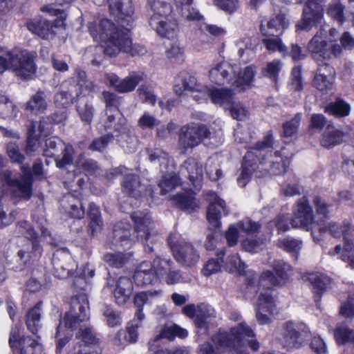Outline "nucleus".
Wrapping results in <instances>:
<instances>
[{"label":"nucleus","mask_w":354,"mask_h":354,"mask_svg":"<svg viewBox=\"0 0 354 354\" xmlns=\"http://www.w3.org/2000/svg\"><path fill=\"white\" fill-rule=\"evenodd\" d=\"M343 136L344 133L342 131L328 125L321 140V144L326 148L333 147L342 142Z\"/></svg>","instance_id":"obj_41"},{"label":"nucleus","mask_w":354,"mask_h":354,"mask_svg":"<svg viewBox=\"0 0 354 354\" xmlns=\"http://www.w3.org/2000/svg\"><path fill=\"white\" fill-rule=\"evenodd\" d=\"M216 311L211 306L201 304L197 306V317L194 321L196 327L201 330L202 334H205L208 330L207 321L215 318Z\"/></svg>","instance_id":"obj_28"},{"label":"nucleus","mask_w":354,"mask_h":354,"mask_svg":"<svg viewBox=\"0 0 354 354\" xmlns=\"http://www.w3.org/2000/svg\"><path fill=\"white\" fill-rule=\"evenodd\" d=\"M260 31L266 37L262 39V43L269 51H278L283 55L286 53V46L282 43L278 34L274 32H267L262 24L260 26Z\"/></svg>","instance_id":"obj_32"},{"label":"nucleus","mask_w":354,"mask_h":354,"mask_svg":"<svg viewBox=\"0 0 354 354\" xmlns=\"http://www.w3.org/2000/svg\"><path fill=\"white\" fill-rule=\"evenodd\" d=\"M329 232L334 237L344 236V245L342 260L348 262L351 268L354 269V239L351 237L354 236V225L349 222L344 223L343 225L337 224H330Z\"/></svg>","instance_id":"obj_10"},{"label":"nucleus","mask_w":354,"mask_h":354,"mask_svg":"<svg viewBox=\"0 0 354 354\" xmlns=\"http://www.w3.org/2000/svg\"><path fill=\"white\" fill-rule=\"evenodd\" d=\"M28 29L43 39H48L55 34L56 28L52 22L46 19L33 20L27 23Z\"/></svg>","instance_id":"obj_31"},{"label":"nucleus","mask_w":354,"mask_h":354,"mask_svg":"<svg viewBox=\"0 0 354 354\" xmlns=\"http://www.w3.org/2000/svg\"><path fill=\"white\" fill-rule=\"evenodd\" d=\"M234 93L228 88H209V98L212 103L219 105H230L233 101Z\"/></svg>","instance_id":"obj_36"},{"label":"nucleus","mask_w":354,"mask_h":354,"mask_svg":"<svg viewBox=\"0 0 354 354\" xmlns=\"http://www.w3.org/2000/svg\"><path fill=\"white\" fill-rule=\"evenodd\" d=\"M23 174L21 179H17L12 177L10 171L2 170L0 171V178L10 187L17 188L23 198L29 199L32 195V174L28 168H24Z\"/></svg>","instance_id":"obj_13"},{"label":"nucleus","mask_w":354,"mask_h":354,"mask_svg":"<svg viewBox=\"0 0 354 354\" xmlns=\"http://www.w3.org/2000/svg\"><path fill=\"white\" fill-rule=\"evenodd\" d=\"M87 80L86 72L77 67L75 70L73 77L66 81L65 83L75 90L76 96H79L84 84Z\"/></svg>","instance_id":"obj_45"},{"label":"nucleus","mask_w":354,"mask_h":354,"mask_svg":"<svg viewBox=\"0 0 354 354\" xmlns=\"http://www.w3.org/2000/svg\"><path fill=\"white\" fill-rule=\"evenodd\" d=\"M272 266L276 275L281 281L287 280L292 274L290 266L282 260H274Z\"/></svg>","instance_id":"obj_59"},{"label":"nucleus","mask_w":354,"mask_h":354,"mask_svg":"<svg viewBox=\"0 0 354 354\" xmlns=\"http://www.w3.org/2000/svg\"><path fill=\"white\" fill-rule=\"evenodd\" d=\"M225 249L223 248L216 253L217 258L212 259L207 261L203 269V274L209 276L213 273L218 272L221 268V263L223 262V257L225 254Z\"/></svg>","instance_id":"obj_57"},{"label":"nucleus","mask_w":354,"mask_h":354,"mask_svg":"<svg viewBox=\"0 0 354 354\" xmlns=\"http://www.w3.org/2000/svg\"><path fill=\"white\" fill-rule=\"evenodd\" d=\"M77 329H79V331L76 335V337L83 342L85 344L84 346H87L86 345L98 343L99 339L91 327L85 326L83 328L81 324Z\"/></svg>","instance_id":"obj_56"},{"label":"nucleus","mask_w":354,"mask_h":354,"mask_svg":"<svg viewBox=\"0 0 354 354\" xmlns=\"http://www.w3.org/2000/svg\"><path fill=\"white\" fill-rule=\"evenodd\" d=\"M187 335V331L176 324L171 326H165L160 331V333L158 335L153 339V343L149 342V349L152 350L153 344L158 342L161 338H166L169 340L174 339L175 336H178L180 338H185Z\"/></svg>","instance_id":"obj_38"},{"label":"nucleus","mask_w":354,"mask_h":354,"mask_svg":"<svg viewBox=\"0 0 354 354\" xmlns=\"http://www.w3.org/2000/svg\"><path fill=\"white\" fill-rule=\"evenodd\" d=\"M326 32L325 26H321L307 46L311 57L317 62L329 59L330 53L328 42L325 39Z\"/></svg>","instance_id":"obj_15"},{"label":"nucleus","mask_w":354,"mask_h":354,"mask_svg":"<svg viewBox=\"0 0 354 354\" xmlns=\"http://www.w3.org/2000/svg\"><path fill=\"white\" fill-rule=\"evenodd\" d=\"M131 257L130 253H107L104 256V260L109 266L118 268L123 267Z\"/></svg>","instance_id":"obj_46"},{"label":"nucleus","mask_w":354,"mask_h":354,"mask_svg":"<svg viewBox=\"0 0 354 354\" xmlns=\"http://www.w3.org/2000/svg\"><path fill=\"white\" fill-rule=\"evenodd\" d=\"M20 354H41V345L30 337H24L19 340Z\"/></svg>","instance_id":"obj_44"},{"label":"nucleus","mask_w":354,"mask_h":354,"mask_svg":"<svg viewBox=\"0 0 354 354\" xmlns=\"http://www.w3.org/2000/svg\"><path fill=\"white\" fill-rule=\"evenodd\" d=\"M288 25V21L286 20V15L279 13L268 22V30H266L267 32H274V34H281Z\"/></svg>","instance_id":"obj_54"},{"label":"nucleus","mask_w":354,"mask_h":354,"mask_svg":"<svg viewBox=\"0 0 354 354\" xmlns=\"http://www.w3.org/2000/svg\"><path fill=\"white\" fill-rule=\"evenodd\" d=\"M42 302L39 301L34 307L30 309L26 314V326L30 332L37 334L41 328V313L42 310Z\"/></svg>","instance_id":"obj_35"},{"label":"nucleus","mask_w":354,"mask_h":354,"mask_svg":"<svg viewBox=\"0 0 354 354\" xmlns=\"http://www.w3.org/2000/svg\"><path fill=\"white\" fill-rule=\"evenodd\" d=\"M307 280L312 285L313 291L315 295V301L318 306L322 294L326 290L328 286L330 283V279L324 274L313 272L308 274Z\"/></svg>","instance_id":"obj_26"},{"label":"nucleus","mask_w":354,"mask_h":354,"mask_svg":"<svg viewBox=\"0 0 354 354\" xmlns=\"http://www.w3.org/2000/svg\"><path fill=\"white\" fill-rule=\"evenodd\" d=\"M268 163L270 166L268 170L270 174L279 175L286 171V167L290 164V160L287 157L283 158L281 152L277 151L274 155H270Z\"/></svg>","instance_id":"obj_40"},{"label":"nucleus","mask_w":354,"mask_h":354,"mask_svg":"<svg viewBox=\"0 0 354 354\" xmlns=\"http://www.w3.org/2000/svg\"><path fill=\"white\" fill-rule=\"evenodd\" d=\"M133 279L138 286L153 284L159 280L151 262L143 261L136 268Z\"/></svg>","instance_id":"obj_22"},{"label":"nucleus","mask_w":354,"mask_h":354,"mask_svg":"<svg viewBox=\"0 0 354 354\" xmlns=\"http://www.w3.org/2000/svg\"><path fill=\"white\" fill-rule=\"evenodd\" d=\"M210 131L204 124H192L181 128L178 136V146L181 153L192 151L205 138H209Z\"/></svg>","instance_id":"obj_8"},{"label":"nucleus","mask_w":354,"mask_h":354,"mask_svg":"<svg viewBox=\"0 0 354 354\" xmlns=\"http://www.w3.org/2000/svg\"><path fill=\"white\" fill-rule=\"evenodd\" d=\"M168 243L174 258L183 266L192 267L198 262L200 259L198 252L192 243L185 241L174 243L171 237L168 239Z\"/></svg>","instance_id":"obj_11"},{"label":"nucleus","mask_w":354,"mask_h":354,"mask_svg":"<svg viewBox=\"0 0 354 354\" xmlns=\"http://www.w3.org/2000/svg\"><path fill=\"white\" fill-rule=\"evenodd\" d=\"M162 290H148L137 293L133 298V303L136 308H142L144 305L152 302L153 299L160 297Z\"/></svg>","instance_id":"obj_47"},{"label":"nucleus","mask_w":354,"mask_h":354,"mask_svg":"<svg viewBox=\"0 0 354 354\" xmlns=\"http://www.w3.org/2000/svg\"><path fill=\"white\" fill-rule=\"evenodd\" d=\"M33 55L26 50L14 49L0 56V73L11 71L23 80L30 79L36 72Z\"/></svg>","instance_id":"obj_2"},{"label":"nucleus","mask_w":354,"mask_h":354,"mask_svg":"<svg viewBox=\"0 0 354 354\" xmlns=\"http://www.w3.org/2000/svg\"><path fill=\"white\" fill-rule=\"evenodd\" d=\"M66 201L70 203V209L68 214L73 218L80 219L84 216V209L82 203L75 199L73 195H68L66 197Z\"/></svg>","instance_id":"obj_61"},{"label":"nucleus","mask_w":354,"mask_h":354,"mask_svg":"<svg viewBox=\"0 0 354 354\" xmlns=\"http://www.w3.org/2000/svg\"><path fill=\"white\" fill-rule=\"evenodd\" d=\"M302 17L297 22L298 30L309 31L319 23L324 17L325 0H304Z\"/></svg>","instance_id":"obj_9"},{"label":"nucleus","mask_w":354,"mask_h":354,"mask_svg":"<svg viewBox=\"0 0 354 354\" xmlns=\"http://www.w3.org/2000/svg\"><path fill=\"white\" fill-rule=\"evenodd\" d=\"M171 199L180 209L185 211L191 212L196 207L194 194L190 191L178 193L173 196Z\"/></svg>","instance_id":"obj_39"},{"label":"nucleus","mask_w":354,"mask_h":354,"mask_svg":"<svg viewBox=\"0 0 354 354\" xmlns=\"http://www.w3.org/2000/svg\"><path fill=\"white\" fill-rule=\"evenodd\" d=\"M232 331L234 337L238 338L239 347L248 344L254 351L259 349V343L256 339L254 332L245 322L233 327Z\"/></svg>","instance_id":"obj_18"},{"label":"nucleus","mask_w":354,"mask_h":354,"mask_svg":"<svg viewBox=\"0 0 354 354\" xmlns=\"http://www.w3.org/2000/svg\"><path fill=\"white\" fill-rule=\"evenodd\" d=\"M180 184V180L178 176L175 174H169L162 177L158 185L162 194H166Z\"/></svg>","instance_id":"obj_64"},{"label":"nucleus","mask_w":354,"mask_h":354,"mask_svg":"<svg viewBox=\"0 0 354 354\" xmlns=\"http://www.w3.org/2000/svg\"><path fill=\"white\" fill-rule=\"evenodd\" d=\"M209 206L207 211V218L210 225L209 228L216 229L221 225L220 218L228 214V210L223 200L220 198L214 192L206 193Z\"/></svg>","instance_id":"obj_14"},{"label":"nucleus","mask_w":354,"mask_h":354,"mask_svg":"<svg viewBox=\"0 0 354 354\" xmlns=\"http://www.w3.org/2000/svg\"><path fill=\"white\" fill-rule=\"evenodd\" d=\"M88 215L91 220L89 227L91 234H94L101 229L103 223L99 207L95 204L91 203L89 205Z\"/></svg>","instance_id":"obj_48"},{"label":"nucleus","mask_w":354,"mask_h":354,"mask_svg":"<svg viewBox=\"0 0 354 354\" xmlns=\"http://www.w3.org/2000/svg\"><path fill=\"white\" fill-rule=\"evenodd\" d=\"M18 109L15 104L6 96L0 95V117L14 118L17 116Z\"/></svg>","instance_id":"obj_49"},{"label":"nucleus","mask_w":354,"mask_h":354,"mask_svg":"<svg viewBox=\"0 0 354 354\" xmlns=\"http://www.w3.org/2000/svg\"><path fill=\"white\" fill-rule=\"evenodd\" d=\"M107 119L104 122L105 129H114L116 131H120L124 124V119L120 117L119 109H114L111 111L105 110Z\"/></svg>","instance_id":"obj_43"},{"label":"nucleus","mask_w":354,"mask_h":354,"mask_svg":"<svg viewBox=\"0 0 354 354\" xmlns=\"http://www.w3.org/2000/svg\"><path fill=\"white\" fill-rule=\"evenodd\" d=\"M254 155L252 151H248L243 158L241 166V171L237 178V183L241 187H244L249 182L252 174L258 167L257 162L254 159Z\"/></svg>","instance_id":"obj_29"},{"label":"nucleus","mask_w":354,"mask_h":354,"mask_svg":"<svg viewBox=\"0 0 354 354\" xmlns=\"http://www.w3.org/2000/svg\"><path fill=\"white\" fill-rule=\"evenodd\" d=\"M281 344L287 350L301 348L310 337L308 327L303 322L288 321L282 326Z\"/></svg>","instance_id":"obj_7"},{"label":"nucleus","mask_w":354,"mask_h":354,"mask_svg":"<svg viewBox=\"0 0 354 354\" xmlns=\"http://www.w3.org/2000/svg\"><path fill=\"white\" fill-rule=\"evenodd\" d=\"M325 111L333 115L344 117L349 114L350 106L344 100L337 99L326 106Z\"/></svg>","instance_id":"obj_51"},{"label":"nucleus","mask_w":354,"mask_h":354,"mask_svg":"<svg viewBox=\"0 0 354 354\" xmlns=\"http://www.w3.org/2000/svg\"><path fill=\"white\" fill-rule=\"evenodd\" d=\"M71 260L68 251L66 249L57 250L53 256L52 263L55 276L59 279H65L69 276L68 261Z\"/></svg>","instance_id":"obj_20"},{"label":"nucleus","mask_w":354,"mask_h":354,"mask_svg":"<svg viewBox=\"0 0 354 354\" xmlns=\"http://www.w3.org/2000/svg\"><path fill=\"white\" fill-rule=\"evenodd\" d=\"M88 319L89 307L88 298L84 292H80L72 297L70 310L66 313L61 322L64 324V328L75 330L82 323Z\"/></svg>","instance_id":"obj_6"},{"label":"nucleus","mask_w":354,"mask_h":354,"mask_svg":"<svg viewBox=\"0 0 354 354\" xmlns=\"http://www.w3.org/2000/svg\"><path fill=\"white\" fill-rule=\"evenodd\" d=\"M294 217L291 219L293 227H301L311 230V234L315 241L321 240V234L324 232L315 223V216L309 201L306 196L299 198L293 209Z\"/></svg>","instance_id":"obj_4"},{"label":"nucleus","mask_w":354,"mask_h":354,"mask_svg":"<svg viewBox=\"0 0 354 354\" xmlns=\"http://www.w3.org/2000/svg\"><path fill=\"white\" fill-rule=\"evenodd\" d=\"M257 68L254 65H250L244 68L241 71L239 66V71L232 80V86L239 91H245L252 86Z\"/></svg>","instance_id":"obj_24"},{"label":"nucleus","mask_w":354,"mask_h":354,"mask_svg":"<svg viewBox=\"0 0 354 354\" xmlns=\"http://www.w3.org/2000/svg\"><path fill=\"white\" fill-rule=\"evenodd\" d=\"M335 337L338 344L354 343V330L344 325L338 326L335 331Z\"/></svg>","instance_id":"obj_58"},{"label":"nucleus","mask_w":354,"mask_h":354,"mask_svg":"<svg viewBox=\"0 0 354 354\" xmlns=\"http://www.w3.org/2000/svg\"><path fill=\"white\" fill-rule=\"evenodd\" d=\"M145 78L146 75L142 72H134L122 80L115 73H106L104 75L106 84L120 93L133 91L137 85Z\"/></svg>","instance_id":"obj_12"},{"label":"nucleus","mask_w":354,"mask_h":354,"mask_svg":"<svg viewBox=\"0 0 354 354\" xmlns=\"http://www.w3.org/2000/svg\"><path fill=\"white\" fill-rule=\"evenodd\" d=\"M47 108L46 95L41 89H39L33 94L24 104V110L34 115L44 113L47 110Z\"/></svg>","instance_id":"obj_25"},{"label":"nucleus","mask_w":354,"mask_h":354,"mask_svg":"<svg viewBox=\"0 0 354 354\" xmlns=\"http://www.w3.org/2000/svg\"><path fill=\"white\" fill-rule=\"evenodd\" d=\"M239 71V65H232L227 62H222L212 68L209 72L210 80L219 85L230 84Z\"/></svg>","instance_id":"obj_16"},{"label":"nucleus","mask_w":354,"mask_h":354,"mask_svg":"<svg viewBox=\"0 0 354 354\" xmlns=\"http://www.w3.org/2000/svg\"><path fill=\"white\" fill-rule=\"evenodd\" d=\"M171 264L172 261L170 259H162L159 257L153 259L151 265L158 280L166 276L171 269Z\"/></svg>","instance_id":"obj_53"},{"label":"nucleus","mask_w":354,"mask_h":354,"mask_svg":"<svg viewBox=\"0 0 354 354\" xmlns=\"http://www.w3.org/2000/svg\"><path fill=\"white\" fill-rule=\"evenodd\" d=\"M224 268L230 273L244 274L245 264L241 261L239 254L236 253L227 257Z\"/></svg>","instance_id":"obj_42"},{"label":"nucleus","mask_w":354,"mask_h":354,"mask_svg":"<svg viewBox=\"0 0 354 354\" xmlns=\"http://www.w3.org/2000/svg\"><path fill=\"white\" fill-rule=\"evenodd\" d=\"M135 237H131V228L129 224L119 223L116 224L113 230L112 245L129 248L134 241Z\"/></svg>","instance_id":"obj_23"},{"label":"nucleus","mask_w":354,"mask_h":354,"mask_svg":"<svg viewBox=\"0 0 354 354\" xmlns=\"http://www.w3.org/2000/svg\"><path fill=\"white\" fill-rule=\"evenodd\" d=\"M148 5L154 11L149 21L150 26L156 30L160 36L168 39L173 38L177 24L169 17L171 12V5L163 0H149Z\"/></svg>","instance_id":"obj_3"},{"label":"nucleus","mask_w":354,"mask_h":354,"mask_svg":"<svg viewBox=\"0 0 354 354\" xmlns=\"http://www.w3.org/2000/svg\"><path fill=\"white\" fill-rule=\"evenodd\" d=\"M75 90L64 82L62 89L57 92L54 96V103L57 107L67 108L77 97Z\"/></svg>","instance_id":"obj_34"},{"label":"nucleus","mask_w":354,"mask_h":354,"mask_svg":"<svg viewBox=\"0 0 354 354\" xmlns=\"http://www.w3.org/2000/svg\"><path fill=\"white\" fill-rule=\"evenodd\" d=\"M335 79L334 68L328 64L320 65L313 80V86L321 91H327L332 88Z\"/></svg>","instance_id":"obj_19"},{"label":"nucleus","mask_w":354,"mask_h":354,"mask_svg":"<svg viewBox=\"0 0 354 354\" xmlns=\"http://www.w3.org/2000/svg\"><path fill=\"white\" fill-rule=\"evenodd\" d=\"M77 111L82 122L86 124L91 122L95 109L90 102H80L77 105Z\"/></svg>","instance_id":"obj_60"},{"label":"nucleus","mask_w":354,"mask_h":354,"mask_svg":"<svg viewBox=\"0 0 354 354\" xmlns=\"http://www.w3.org/2000/svg\"><path fill=\"white\" fill-rule=\"evenodd\" d=\"M344 8L339 0H333L328 4L326 12L333 20L342 24L345 21Z\"/></svg>","instance_id":"obj_50"},{"label":"nucleus","mask_w":354,"mask_h":354,"mask_svg":"<svg viewBox=\"0 0 354 354\" xmlns=\"http://www.w3.org/2000/svg\"><path fill=\"white\" fill-rule=\"evenodd\" d=\"M131 217L135 225L134 232L136 234L135 239L142 243L147 252H153V245L158 243V236L156 233L154 223L151 216L148 214L135 212Z\"/></svg>","instance_id":"obj_5"},{"label":"nucleus","mask_w":354,"mask_h":354,"mask_svg":"<svg viewBox=\"0 0 354 354\" xmlns=\"http://www.w3.org/2000/svg\"><path fill=\"white\" fill-rule=\"evenodd\" d=\"M140 326L136 324L127 326L125 330H120L115 338V344L124 346L129 343H135L138 339V328Z\"/></svg>","instance_id":"obj_37"},{"label":"nucleus","mask_w":354,"mask_h":354,"mask_svg":"<svg viewBox=\"0 0 354 354\" xmlns=\"http://www.w3.org/2000/svg\"><path fill=\"white\" fill-rule=\"evenodd\" d=\"M122 187L125 194L133 197L140 196L145 189L139 176L133 174H128L124 176Z\"/></svg>","instance_id":"obj_33"},{"label":"nucleus","mask_w":354,"mask_h":354,"mask_svg":"<svg viewBox=\"0 0 354 354\" xmlns=\"http://www.w3.org/2000/svg\"><path fill=\"white\" fill-rule=\"evenodd\" d=\"M106 324L110 327L120 326L122 323V313L111 306H106L103 310Z\"/></svg>","instance_id":"obj_52"},{"label":"nucleus","mask_w":354,"mask_h":354,"mask_svg":"<svg viewBox=\"0 0 354 354\" xmlns=\"http://www.w3.org/2000/svg\"><path fill=\"white\" fill-rule=\"evenodd\" d=\"M275 308L272 295L268 292H261L258 299L256 307V318L260 324H266L270 322V317L266 314H273Z\"/></svg>","instance_id":"obj_17"},{"label":"nucleus","mask_w":354,"mask_h":354,"mask_svg":"<svg viewBox=\"0 0 354 354\" xmlns=\"http://www.w3.org/2000/svg\"><path fill=\"white\" fill-rule=\"evenodd\" d=\"M133 292V283L130 278L121 277L116 281L113 291L114 297L118 305H124L129 299Z\"/></svg>","instance_id":"obj_27"},{"label":"nucleus","mask_w":354,"mask_h":354,"mask_svg":"<svg viewBox=\"0 0 354 354\" xmlns=\"http://www.w3.org/2000/svg\"><path fill=\"white\" fill-rule=\"evenodd\" d=\"M181 171L183 174L186 172L193 185L196 188L200 189L203 178V167L201 164L194 158H189L185 161Z\"/></svg>","instance_id":"obj_30"},{"label":"nucleus","mask_w":354,"mask_h":354,"mask_svg":"<svg viewBox=\"0 0 354 354\" xmlns=\"http://www.w3.org/2000/svg\"><path fill=\"white\" fill-rule=\"evenodd\" d=\"M279 284L280 280L270 270L263 272L259 278L258 286L265 289H270Z\"/></svg>","instance_id":"obj_63"},{"label":"nucleus","mask_w":354,"mask_h":354,"mask_svg":"<svg viewBox=\"0 0 354 354\" xmlns=\"http://www.w3.org/2000/svg\"><path fill=\"white\" fill-rule=\"evenodd\" d=\"M281 66V62L279 60L274 59L268 62L266 67L262 68L261 74L263 76L268 77L271 81L277 82Z\"/></svg>","instance_id":"obj_55"},{"label":"nucleus","mask_w":354,"mask_h":354,"mask_svg":"<svg viewBox=\"0 0 354 354\" xmlns=\"http://www.w3.org/2000/svg\"><path fill=\"white\" fill-rule=\"evenodd\" d=\"M211 339L221 353L225 350H235L239 347L238 338L234 337L232 328L229 332L218 330Z\"/></svg>","instance_id":"obj_21"},{"label":"nucleus","mask_w":354,"mask_h":354,"mask_svg":"<svg viewBox=\"0 0 354 354\" xmlns=\"http://www.w3.org/2000/svg\"><path fill=\"white\" fill-rule=\"evenodd\" d=\"M122 97L116 93L104 91L102 93V100L105 104V110L111 111L114 109H119Z\"/></svg>","instance_id":"obj_62"},{"label":"nucleus","mask_w":354,"mask_h":354,"mask_svg":"<svg viewBox=\"0 0 354 354\" xmlns=\"http://www.w3.org/2000/svg\"><path fill=\"white\" fill-rule=\"evenodd\" d=\"M109 9L112 15L119 20L115 25L107 19H102L98 26H88L94 40L104 41V53L109 57H115L120 52L131 56L143 55L146 48L139 44H132L130 30L133 27L134 8L131 0H111Z\"/></svg>","instance_id":"obj_1"}]
</instances>
